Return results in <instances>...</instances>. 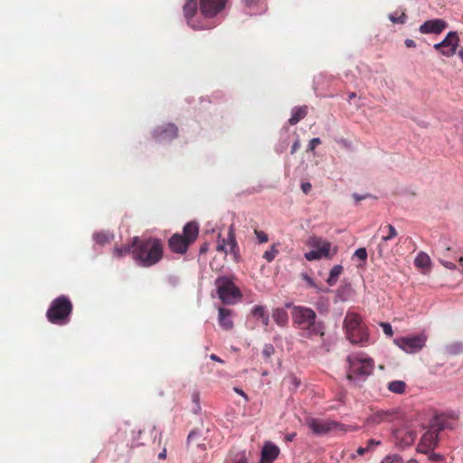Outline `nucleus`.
Returning <instances> with one entry per match:
<instances>
[{
	"label": "nucleus",
	"mask_w": 463,
	"mask_h": 463,
	"mask_svg": "<svg viewBox=\"0 0 463 463\" xmlns=\"http://www.w3.org/2000/svg\"><path fill=\"white\" fill-rule=\"evenodd\" d=\"M286 307L291 308L293 325L301 331L302 336L306 338L324 336L325 325L317 319V314L312 308L295 306L291 303H287Z\"/></svg>",
	"instance_id": "f257e3e1"
},
{
	"label": "nucleus",
	"mask_w": 463,
	"mask_h": 463,
	"mask_svg": "<svg viewBox=\"0 0 463 463\" xmlns=\"http://www.w3.org/2000/svg\"><path fill=\"white\" fill-rule=\"evenodd\" d=\"M132 258L142 267H151L158 263L164 254L162 241L157 238L139 239L134 237L132 240Z\"/></svg>",
	"instance_id": "f03ea898"
},
{
	"label": "nucleus",
	"mask_w": 463,
	"mask_h": 463,
	"mask_svg": "<svg viewBox=\"0 0 463 463\" xmlns=\"http://www.w3.org/2000/svg\"><path fill=\"white\" fill-rule=\"evenodd\" d=\"M349 368L347 379L358 384L372 374L374 369V362L364 354H352L347 356Z\"/></svg>",
	"instance_id": "7ed1b4c3"
},
{
	"label": "nucleus",
	"mask_w": 463,
	"mask_h": 463,
	"mask_svg": "<svg viewBox=\"0 0 463 463\" xmlns=\"http://www.w3.org/2000/svg\"><path fill=\"white\" fill-rule=\"evenodd\" d=\"M199 234V225L196 222H189L183 228V233H175L168 240L171 251L184 254Z\"/></svg>",
	"instance_id": "20e7f679"
},
{
	"label": "nucleus",
	"mask_w": 463,
	"mask_h": 463,
	"mask_svg": "<svg viewBox=\"0 0 463 463\" xmlns=\"http://www.w3.org/2000/svg\"><path fill=\"white\" fill-rule=\"evenodd\" d=\"M72 307L73 306L69 297L60 296L52 301L46 312V317L52 324L64 326L70 321Z\"/></svg>",
	"instance_id": "39448f33"
},
{
	"label": "nucleus",
	"mask_w": 463,
	"mask_h": 463,
	"mask_svg": "<svg viewBox=\"0 0 463 463\" xmlns=\"http://www.w3.org/2000/svg\"><path fill=\"white\" fill-rule=\"evenodd\" d=\"M448 428L446 420L441 417H436L429 430H427L421 437L417 450L423 454H428L438 446L439 435L440 431Z\"/></svg>",
	"instance_id": "423d86ee"
},
{
	"label": "nucleus",
	"mask_w": 463,
	"mask_h": 463,
	"mask_svg": "<svg viewBox=\"0 0 463 463\" xmlns=\"http://www.w3.org/2000/svg\"><path fill=\"white\" fill-rule=\"evenodd\" d=\"M217 293L220 299L224 304H234L241 298V292L238 287L235 286L232 279L228 277H219L215 280Z\"/></svg>",
	"instance_id": "0eeeda50"
},
{
	"label": "nucleus",
	"mask_w": 463,
	"mask_h": 463,
	"mask_svg": "<svg viewBox=\"0 0 463 463\" xmlns=\"http://www.w3.org/2000/svg\"><path fill=\"white\" fill-rule=\"evenodd\" d=\"M216 250L220 252L232 253L235 260L239 258V246L235 238V229L233 224L230 225L226 238L221 240V234H219V241L216 246Z\"/></svg>",
	"instance_id": "6e6552de"
},
{
	"label": "nucleus",
	"mask_w": 463,
	"mask_h": 463,
	"mask_svg": "<svg viewBox=\"0 0 463 463\" xmlns=\"http://www.w3.org/2000/svg\"><path fill=\"white\" fill-rule=\"evenodd\" d=\"M458 43L457 32H449L440 43L434 44V49L446 57H451L456 53Z\"/></svg>",
	"instance_id": "1a4fd4ad"
},
{
	"label": "nucleus",
	"mask_w": 463,
	"mask_h": 463,
	"mask_svg": "<svg viewBox=\"0 0 463 463\" xmlns=\"http://www.w3.org/2000/svg\"><path fill=\"white\" fill-rule=\"evenodd\" d=\"M425 343L426 336L424 335L402 337L396 340V344L400 348L411 354L419 352L425 345Z\"/></svg>",
	"instance_id": "9d476101"
},
{
	"label": "nucleus",
	"mask_w": 463,
	"mask_h": 463,
	"mask_svg": "<svg viewBox=\"0 0 463 463\" xmlns=\"http://www.w3.org/2000/svg\"><path fill=\"white\" fill-rule=\"evenodd\" d=\"M228 0H200V12L205 18H213L222 12Z\"/></svg>",
	"instance_id": "9b49d317"
},
{
	"label": "nucleus",
	"mask_w": 463,
	"mask_h": 463,
	"mask_svg": "<svg viewBox=\"0 0 463 463\" xmlns=\"http://www.w3.org/2000/svg\"><path fill=\"white\" fill-rule=\"evenodd\" d=\"M308 246L315 249L318 253L325 259H331L337 251V248L335 247L331 252V243L320 237L312 236L308 239Z\"/></svg>",
	"instance_id": "f8f14e48"
},
{
	"label": "nucleus",
	"mask_w": 463,
	"mask_h": 463,
	"mask_svg": "<svg viewBox=\"0 0 463 463\" xmlns=\"http://www.w3.org/2000/svg\"><path fill=\"white\" fill-rule=\"evenodd\" d=\"M306 425L311 430L315 435H325L332 430L336 423L327 420H318L316 418L306 419Z\"/></svg>",
	"instance_id": "ddd939ff"
},
{
	"label": "nucleus",
	"mask_w": 463,
	"mask_h": 463,
	"mask_svg": "<svg viewBox=\"0 0 463 463\" xmlns=\"http://www.w3.org/2000/svg\"><path fill=\"white\" fill-rule=\"evenodd\" d=\"M393 438L396 445L400 446L401 448H406L411 446L414 443L417 438V434L411 429L402 428L396 430L393 432Z\"/></svg>",
	"instance_id": "4468645a"
},
{
	"label": "nucleus",
	"mask_w": 463,
	"mask_h": 463,
	"mask_svg": "<svg viewBox=\"0 0 463 463\" xmlns=\"http://www.w3.org/2000/svg\"><path fill=\"white\" fill-rule=\"evenodd\" d=\"M448 27V23L442 19H431L424 22L419 28L423 34H439Z\"/></svg>",
	"instance_id": "2eb2a0df"
},
{
	"label": "nucleus",
	"mask_w": 463,
	"mask_h": 463,
	"mask_svg": "<svg viewBox=\"0 0 463 463\" xmlns=\"http://www.w3.org/2000/svg\"><path fill=\"white\" fill-rule=\"evenodd\" d=\"M178 135V128L175 124H165L157 127L153 132V136L158 141L172 140Z\"/></svg>",
	"instance_id": "dca6fc26"
},
{
	"label": "nucleus",
	"mask_w": 463,
	"mask_h": 463,
	"mask_svg": "<svg viewBox=\"0 0 463 463\" xmlns=\"http://www.w3.org/2000/svg\"><path fill=\"white\" fill-rule=\"evenodd\" d=\"M395 415L396 413L392 411H377L366 419V423L379 425L384 422H391L395 418Z\"/></svg>",
	"instance_id": "f3484780"
},
{
	"label": "nucleus",
	"mask_w": 463,
	"mask_h": 463,
	"mask_svg": "<svg viewBox=\"0 0 463 463\" xmlns=\"http://www.w3.org/2000/svg\"><path fill=\"white\" fill-rule=\"evenodd\" d=\"M279 449L271 442H266L261 450V463H272L279 456Z\"/></svg>",
	"instance_id": "a211bd4d"
},
{
	"label": "nucleus",
	"mask_w": 463,
	"mask_h": 463,
	"mask_svg": "<svg viewBox=\"0 0 463 463\" xmlns=\"http://www.w3.org/2000/svg\"><path fill=\"white\" fill-rule=\"evenodd\" d=\"M345 333L356 330L357 328H360L364 326L361 317L354 313H347L345 317Z\"/></svg>",
	"instance_id": "6ab92c4d"
},
{
	"label": "nucleus",
	"mask_w": 463,
	"mask_h": 463,
	"mask_svg": "<svg viewBox=\"0 0 463 463\" xmlns=\"http://www.w3.org/2000/svg\"><path fill=\"white\" fill-rule=\"evenodd\" d=\"M347 338L352 344H362L364 345L368 341V334L364 328L362 326L360 328L354 329V331L346 333Z\"/></svg>",
	"instance_id": "aec40b11"
},
{
	"label": "nucleus",
	"mask_w": 463,
	"mask_h": 463,
	"mask_svg": "<svg viewBox=\"0 0 463 463\" xmlns=\"http://www.w3.org/2000/svg\"><path fill=\"white\" fill-rule=\"evenodd\" d=\"M198 8V4L196 0H187L184 5V14L185 18L187 19L188 24L195 28L194 24H192V19L195 14ZM204 26H198L196 29H205Z\"/></svg>",
	"instance_id": "412c9836"
},
{
	"label": "nucleus",
	"mask_w": 463,
	"mask_h": 463,
	"mask_svg": "<svg viewBox=\"0 0 463 463\" xmlns=\"http://www.w3.org/2000/svg\"><path fill=\"white\" fill-rule=\"evenodd\" d=\"M219 323L224 330H230L233 326L232 312L230 309L221 307L219 309Z\"/></svg>",
	"instance_id": "4be33fe9"
},
{
	"label": "nucleus",
	"mask_w": 463,
	"mask_h": 463,
	"mask_svg": "<svg viewBox=\"0 0 463 463\" xmlns=\"http://www.w3.org/2000/svg\"><path fill=\"white\" fill-rule=\"evenodd\" d=\"M272 318L279 326H286L288 322V312L281 307L273 310Z\"/></svg>",
	"instance_id": "5701e85b"
},
{
	"label": "nucleus",
	"mask_w": 463,
	"mask_h": 463,
	"mask_svg": "<svg viewBox=\"0 0 463 463\" xmlns=\"http://www.w3.org/2000/svg\"><path fill=\"white\" fill-rule=\"evenodd\" d=\"M307 106L295 108L292 110V115H291L290 118L288 119V123L291 126H294L297 123H298L301 119H303L307 116Z\"/></svg>",
	"instance_id": "b1692460"
},
{
	"label": "nucleus",
	"mask_w": 463,
	"mask_h": 463,
	"mask_svg": "<svg viewBox=\"0 0 463 463\" xmlns=\"http://www.w3.org/2000/svg\"><path fill=\"white\" fill-rule=\"evenodd\" d=\"M378 232L383 233V241H389L398 235L396 229L392 224L381 225Z\"/></svg>",
	"instance_id": "393cba45"
},
{
	"label": "nucleus",
	"mask_w": 463,
	"mask_h": 463,
	"mask_svg": "<svg viewBox=\"0 0 463 463\" xmlns=\"http://www.w3.org/2000/svg\"><path fill=\"white\" fill-rule=\"evenodd\" d=\"M388 390L396 394H402L406 391V383L403 381L396 380L388 383Z\"/></svg>",
	"instance_id": "a878e982"
},
{
	"label": "nucleus",
	"mask_w": 463,
	"mask_h": 463,
	"mask_svg": "<svg viewBox=\"0 0 463 463\" xmlns=\"http://www.w3.org/2000/svg\"><path fill=\"white\" fill-rule=\"evenodd\" d=\"M342 272H343V267L341 265L334 266L332 268V269L330 270L329 277H328L326 282L330 286H334L336 283L338 277L342 274Z\"/></svg>",
	"instance_id": "bb28decb"
},
{
	"label": "nucleus",
	"mask_w": 463,
	"mask_h": 463,
	"mask_svg": "<svg viewBox=\"0 0 463 463\" xmlns=\"http://www.w3.org/2000/svg\"><path fill=\"white\" fill-rule=\"evenodd\" d=\"M414 263L419 268L426 269L430 264V259L426 253L420 252L415 258Z\"/></svg>",
	"instance_id": "cd10ccee"
},
{
	"label": "nucleus",
	"mask_w": 463,
	"mask_h": 463,
	"mask_svg": "<svg viewBox=\"0 0 463 463\" xmlns=\"http://www.w3.org/2000/svg\"><path fill=\"white\" fill-rule=\"evenodd\" d=\"M132 250H133V248H132V242H131L130 244H128V245L115 247L113 254L117 258H122L128 254L132 255Z\"/></svg>",
	"instance_id": "c85d7f7f"
},
{
	"label": "nucleus",
	"mask_w": 463,
	"mask_h": 463,
	"mask_svg": "<svg viewBox=\"0 0 463 463\" xmlns=\"http://www.w3.org/2000/svg\"><path fill=\"white\" fill-rule=\"evenodd\" d=\"M113 236L108 232H98L95 233L93 236L94 241L96 243L99 245H104L106 243H109L112 240Z\"/></svg>",
	"instance_id": "c756f323"
},
{
	"label": "nucleus",
	"mask_w": 463,
	"mask_h": 463,
	"mask_svg": "<svg viewBox=\"0 0 463 463\" xmlns=\"http://www.w3.org/2000/svg\"><path fill=\"white\" fill-rule=\"evenodd\" d=\"M389 19L393 24H403L406 23L407 15L404 12H401L400 14H399V12H395L393 14H389Z\"/></svg>",
	"instance_id": "7c9ffc66"
},
{
	"label": "nucleus",
	"mask_w": 463,
	"mask_h": 463,
	"mask_svg": "<svg viewBox=\"0 0 463 463\" xmlns=\"http://www.w3.org/2000/svg\"><path fill=\"white\" fill-rule=\"evenodd\" d=\"M279 254L277 244H272L269 250H266L263 254V258L268 261L271 262Z\"/></svg>",
	"instance_id": "2f4dec72"
},
{
	"label": "nucleus",
	"mask_w": 463,
	"mask_h": 463,
	"mask_svg": "<svg viewBox=\"0 0 463 463\" xmlns=\"http://www.w3.org/2000/svg\"><path fill=\"white\" fill-rule=\"evenodd\" d=\"M388 241H383V237L381 238V241L379 242L377 246V252L379 257H383L389 250Z\"/></svg>",
	"instance_id": "473e14b6"
},
{
	"label": "nucleus",
	"mask_w": 463,
	"mask_h": 463,
	"mask_svg": "<svg viewBox=\"0 0 463 463\" xmlns=\"http://www.w3.org/2000/svg\"><path fill=\"white\" fill-rule=\"evenodd\" d=\"M305 258L309 261L323 259L322 256L318 253V251L316 250L315 249H312L308 252H306Z\"/></svg>",
	"instance_id": "72a5a7b5"
},
{
	"label": "nucleus",
	"mask_w": 463,
	"mask_h": 463,
	"mask_svg": "<svg viewBox=\"0 0 463 463\" xmlns=\"http://www.w3.org/2000/svg\"><path fill=\"white\" fill-rule=\"evenodd\" d=\"M275 349L272 345L268 344L265 345L262 350V355L266 360H269L270 356L274 354Z\"/></svg>",
	"instance_id": "f704fd0d"
},
{
	"label": "nucleus",
	"mask_w": 463,
	"mask_h": 463,
	"mask_svg": "<svg viewBox=\"0 0 463 463\" xmlns=\"http://www.w3.org/2000/svg\"><path fill=\"white\" fill-rule=\"evenodd\" d=\"M254 233L258 239L259 243H265L269 241L267 233H265L263 231L254 229Z\"/></svg>",
	"instance_id": "c9c22d12"
},
{
	"label": "nucleus",
	"mask_w": 463,
	"mask_h": 463,
	"mask_svg": "<svg viewBox=\"0 0 463 463\" xmlns=\"http://www.w3.org/2000/svg\"><path fill=\"white\" fill-rule=\"evenodd\" d=\"M252 314L254 315V317H256L258 318H260V319L265 315H267V313L265 311V308L262 306H256V307H254V308L252 309Z\"/></svg>",
	"instance_id": "e433bc0d"
},
{
	"label": "nucleus",
	"mask_w": 463,
	"mask_h": 463,
	"mask_svg": "<svg viewBox=\"0 0 463 463\" xmlns=\"http://www.w3.org/2000/svg\"><path fill=\"white\" fill-rule=\"evenodd\" d=\"M401 458L398 455H388L383 460L382 463H401Z\"/></svg>",
	"instance_id": "4c0bfd02"
},
{
	"label": "nucleus",
	"mask_w": 463,
	"mask_h": 463,
	"mask_svg": "<svg viewBox=\"0 0 463 463\" xmlns=\"http://www.w3.org/2000/svg\"><path fill=\"white\" fill-rule=\"evenodd\" d=\"M354 256L359 260L365 261L367 259V251L365 248H359L354 251Z\"/></svg>",
	"instance_id": "58836bf2"
},
{
	"label": "nucleus",
	"mask_w": 463,
	"mask_h": 463,
	"mask_svg": "<svg viewBox=\"0 0 463 463\" xmlns=\"http://www.w3.org/2000/svg\"><path fill=\"white\" fill-rule=\"evenodd\" d=\"M301 276H302L303 280H305L309 287L319 289V288L317 287V285L316 284V282L313 280V279L311 277H309L306 273H303Z\"/></svg>",
	"instance_id": "ea45409f"
},
{
	"label": "nucleus",
	"mask_w": 463,
	"mask_h": 463,
	"mask_svg": "<svg viewBox=\"0 0 463 463\" xmlns=\"http://www.w3.org/2000/svg\"><path fill=\"white\" fill-rule=\"evenodd\" d=\"M320 144H321L320 138H318V137L312 138L308 144V150L314 151L316 149L317 146H318Z\"/></svg>",
	"instance_id": "a19ab883"
},
{
	"label": "nucleus",
	"mask_w": 463,
	"mask_h": 463,
	"mask_svg": "<svg viewBox=\"0 0 463 463\" xmlns=\"http://www.w3.org/2000/svg\"><path fill=\"white\" fill-rule=\"evenodd\" d=\"M381 326L383 327V330L386 335H388V336L392 335V334H393L392 328L389 323H382Z\"/></svg>",
	"instance_id": "79ce46f5"
},
{
	"label": "nucleus",
	"mask_w": 463,
	"mask_h": 463,
	"mask_svg": "<svg viewBox=\"0 0 463 463\" xmlns=\"http://www.w3.org/2000/svg\"><path fill=\"white\" fill-rule=\"evenodd\" d=\"M381 443H382V442H381L380 440H376V439H369V440L367 441L366 448H367V449H368V450H371V449H373V448L374 446H379V445H381Z\"/></svg>",
	"instance_id": "37998d69"
},
{
	"label": "nucleus",
	"mask_w": 463,
	"mask_h": 463,
	"mask_svg": "<svg viewBox=\"0 0 463 463\" xmlns=\"http://www.w3.org/2000/svg\"><path fill=\"white\" fill-rule=\"evenodd\" d=\"M312 188V185L310 183L308 182H306V183H302L301 184V190L303 191L304 194H307L310 190Z\"/></svg>",
	"instance_id": "c03bdc74"
},
{
	"label": "nucleus",
	"mask_w": 463,
	"mask_h": 463,
	"mask_svg": "<svg viewBox=\"0 0 463 463\" xmlns=\"http://www.w3.org/2000/svg\"><path fill=\"white\" fill-rule=\"evenodd\" d=\"M299 147H300V141H299V139H297V140L293 143V145H292V146H291V154L296 153V152H297V150H298Z\"/></svg>",
	"instance_id": "a18cd8bd"
},
{
	"label": "nucleus",
	"mask_w": 463,
	"mask_h": 463,
	"mask_svg": "<svg viewBox=\"0 0 463 463\" xmlns=\"http://www.w3.org/2000/svg\"><path fill=\"white\" fill-rule=\"evenodd\" d=\"M442 458L441 455L437 453H431L430 455V459L432 461H439Z\"/></svg>",
	"instance_id": "49530a36"
},
{
	"label": "nucleus",
	"mask_w": 463,
	"mask_h": 463,
	"mask_svg": "<svg viewBox=\"0 0 463 463\" xmlns=\"http://www.w3.org/2000/svg\"><path fill=\"white\" fill-rule=\"evenodd\" d=\"M442 264L448 268V269H456L457 268V265L451 261H442Z\"/></svg>",
	"instance_id": "de8ad7c7"
},
{
	"label": "nucleus",
	"mask_w": 463,
	"mask_h": 463,
	"mask_svg": "<svg viewBox=\"0 0 463 463\" xmlns=\"http://www.w3.org/2000/svg\"><path fill=\"white\" fill-rule=\"evenodd\" d=\"M404 43H405V45L408 48H414V47H416L415 42L413 40H411V39H406Z\"/></svg>",
	"instance_id": "09e8293b"
},
{
	"label": "nucleus",
	"mask_w": 463,
	"mask_h": 463,
	"mask_svg": "<svg viewBox=\"0 0 463 463\" xmlns=\"http://www.w3.org/2000/svg\"><path fill=\"white\" fill-rule=\"evenodd\" d=\"M368 197V194H365V195H359L358 194H353V198L356 201V202H360L365 198Z\"/></svg>",
	"instance_id": "8fccbe9b"
},
{
	"label": "nucleus",
	"mask_w": 463,
	"mask_h": 463,
	"mask_svg": "<svg viewBox=\"0 0 463 463\" xmlns=\"http://www.w3.org/2000/svg\"><path fill=\"white\" fill-rule=\"evenodd\" d=\"M367 451H369V450L367 449V448H366V447H364V448L360 447V448H358V449H357V450H356L357 454H358V455H360V456L364 455V453H365V452H367Z\"/></svg>",
	"instance_id": "3c124183"
},
{
	"label": "nucleus",
	"mask_w": 463,
	"mask_h": 463,
	"mask_svg": "<svg viewBox=\"0 0 463 463\" xmlns=\"http://www.w3.org/2000/svg\"><path fill=\"white\" fill-rule=\"evenodd\" d=\"M234 392H237L238 394L241 395L242 397H244L246 400L248 399L247 395L241 389L235 387Z\"/></svg>",
	"instance_id": "603ef678"
},
{
	"label": "nucleus",
	"mask_w": 463,
	"mask_h": 463,
	"mask_svg": "<svg viewBox=\"0 0 463 463\" xmlns=\"http://www.w3.org/2000/svg\"><path fill=\"white\" fill-rule=\"evenodd\" d=\"M296 435L297 434L295 432L289 433V434L286 435L285 439L287 441H292L295 439Z\"/></svg>",
	"instance_id": "864d4df0"
},
{
	"label": "nucleus",
	"mask_w": 463,
	"mask_h": 463,
	"mask_svg": "<svg viewBox=\"0 0 463 463\" xmlns=\"http://www.w3.org/2000/svg\"><path fill=\"white\" fill-rule=\"evenodd\" d=\"M261 322L264 326H268L269 325V315H265L262 318H261Z\"/></svg>",
	"instance_id": "5fc2aeb1"
},
{
	"label": "nucleus",
	"mask_w": 463,
	"mask_h": 463,
	"mask_svg": "<svg viewBox=\"0 0 463 463\" xmlns=\"http://www.w3.org/2000/svg\"><path fill=\"white\" fill-rule=\"evenodd\" d=\"M291 380H292V383H293L295 388H298L299 386L300 381L295 376H292Z\"/></svg>",
	"instance_id": "6e6d98bb"
},
{
	"label": "nucleus",
	"mask_w": 463,
	"mask_h": 463,
	"mask_svg": "<svg viewBox=\"0 0 463 463\" xmlns=\"http://www.w3.org/2000/svg\"><path fill=\"white\" fill-rule=\"evenodd\" d=\"M208 250V245L206 243L203 244L200 248V253H205Z\"/></svg>",
	"instance_id": "4d7b16f0"
},
{
	"label": "nucleus",
	"mask_w": 463,
	"mask_h": 463,
	"mask_svg": "<svg viewBox=\"0 0 463 463\" xmlns=\"http://www.w3.org/2000/svg\"><path fill=\"white\" fill-rule=\"evenodd\" d=\"M210 358L213 361H216V362H219V363H222L223 361L218 357L216 354H213L210 355Z\"/></svg>",
	"instance_id": "13d9d810"
},
{
	"label": "nucleus",
	"mask_w": 463,
	"mask_h": 463,
	"mask_svg": "<svg viewBox=\"0 0 463 463\" xmlns=\"http://www.w3.org/2000/svg\"><path fill=\"white\" fill-rule=\"evenodd\" d=\"M458 269H461L463 271V255L459 257L458 259Z\"/></svg>",
	"instance_id": "bf43d9fd"
},
{
	"label": "nucleus",
	"mask_w": 463,
	"mask_h": 463,
	"mask_svg": "<svg viewBox=\"0 0 463 463\" xmlns=\"http://www.w3.org/2000/svg\"><path fill=\"white\" fill-rule=\"evenodd\" d=\"M237 463H247V459L244 456H242L238 461Z\"/></svg>",
	"instance_id": "052dcab7"
},
{
	"label": "nucleus",
	"mask_w": 463,
	"mask_h": 463,
	"mask_svg": "<svg viewBox=\"0 0 463 463\" xmlns=\"http://www.w3.org/2000/svg\"><path fill=\"white\" fill-rule=\"evenodd\" d=\"M356 97V94L355 92H351L349 94V99H348V101L350 102L352 99L355 98Z\"/></svg>",
	"instance_id": "680f3d73"
},
{
	"label": "nucleus",
	"mask_w": 463,
	"mask_h": 463,
	"mask_svg": "<svg viewBox=\"0 0 463 463\" xmlns=\"http://www.w3.org/2000/svg\"><path fill=\"white\" fill-rule=\"evenodd\" d=\"M192 435H193L192 433H190V434L188 435V438H187V440H188V441L191 439Z\"/></svg>",
	"instance_id": "e2e57ef3"
},
{
	"label": "nucleus",
	"mask_w": 463,
	"mask_h": 463,
	"mask_svg": "<svg viewBox=\"0 0 463 463\" xmlns=\"http://www.w3.org/2000/svg\"><path fill=\"white\" fill-rule=\"evenodd\" d=\"M164 457H165V454L164 453H160L159 458H164Z\"/></svg>",
	"instance_id": "0e129e2a"
}]
</instances>
